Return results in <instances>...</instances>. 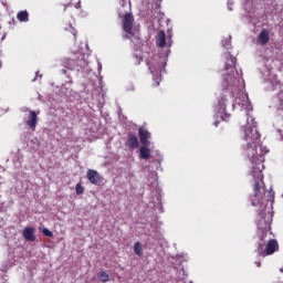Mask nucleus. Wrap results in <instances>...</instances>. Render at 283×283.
I'll list each match as a JSON object with an SVG mask.
<instances>
[{"mask_svg": "<svg viewBox=\"0 0 283 283\" xmlns=\"http://www.w3.org/2000/svg\"><path fill=\"white\" fill-rule=\"evenodd\" d=\"M244 140L247 143L243 151L248 158H250L251 163H255L258 158H262L265 154H269V149L262 146L260 132H258V126L255 125V120L252 119V126H248L244 128Z\"/></svg>", "mask_w": 283, "mask_h": 283, "instance_id": "f257e3e1", "label": "nucleus"}, {"mask_svg": "<svg viewBox=\"0 0 283 283\" xmlns=\"http://www.w3.org/2000/svg\"><path fill=\"white\" fill-rule=\"evenodd\" d=\"M252 176L254 178V184L252 185L254 195L251 197V202L253 207H266V202H271L273 200V190H266V186L264 185V175L260 168L254 167Z\"/></svg>", "mask_w": 283, "mask_h": 283, "instance_id": "f03ea898", "label": "nucleus"}, {"mask_svg": "<svg viewBox=\"0 0 283 283\" xmlns=\"http://www.w3.org/2000/svg\"><path fill=\"white\" fill-rule=\"evenodd\" d=\"M235 67V59H231V64H226V70L228 73L223 81L226 83V88L222 91V93L219 96V107L222 112L227 109V104L229 103V99L231 98V90H233V85H235V75H233V69Z\"/></svg>", "mask_w": 283, "mask_h": 283, "instance_id": "7ed1b4c3", "label": "nucleus"}, {"mask_svg": "<svg viewBox=\"0 0 283 283\" xmlns=\"http://www.w3.org/2000/svg\"><path fill=\"white\" fill-rule=\"evenodd\" d=\"M277 249H280L277 241L275 239H271L266 245H264V243H259L258 253L261 258H266V255H273Z\"/></svg>", "mask_w": 283, "mask_h": 283, "instance_id": "20e7f679", "label": "nucleus"}, {"mask_svg": "<svg viewBox=\"0 0 283 283\" xmlns=\"http://www.w3.org/2000/svg\"><path fill=\"white\" fill-rule=\"evenodd\" d=\"M122 25L124 32H126L123 39H132V36H134V15L132 13L124 14Z\"/></svg>", "mask_w": 283, "mask_h": 283, "instance_id": "39448f33", "label": "nucleus"}, {"mask_svg": "<svg viewBox=\"0 0 283 283\" xmlns=\"http://www.w3.org/2000/svg\"><path fill=\"white\" fill-rule=\"evenodd\" d=\"M86 178L91 185H95L96 187H101V185H103V176L94 169L87 170Z\"/></svg>", "mask_w": 283, "mask_h": 283, "instance_id": "423d86ee", "label": "nucleus"}, {"mask_svg": "<svg viewBox=\"0 0 283 283\" xmlns=\"http://www.w3.org/2000/svg\"><path fill=\"white\" fill-rule=\"evenodd\" d=\"M39 123V115L34 111H29V116L27 118V126L30 127L32 132H36V124Z\"/></svg>", "mask_w": 283, "mask_h": 283, "instance_id": "0eeeda50", "label": "nucleus"}, {"mask_svg": "<svg viewBox=\"0 0 283 283\" xmlns=\"http://www.w3.org/2000/svg\"><path fill=\"white\" fill-rule=\"evenodd\" d=\"M138 136L139 140L144 146L149 145V138H151V133L147 132L145 127H139L138 128Z\"/></svg>", "mask_w": 283, "mask_h": 283, "instance_id": "6e6552de", "label": "nucleus"}, {"mask_svg": "<svg viewBox=\"0 0 283 283\" xmlns=\"http://www.w3.org/2000/svg\"><path fill=\"white\" fill-rule=\"evenodd\" d=\"M125 145L128 149H138V136L133 133H128Z\"/></svg>", "mask_w": 283, "mask_h": 283, "instance_id": "1a4fd4ad", "label": "nucleus"}, {"mask_svg": "<svg viewBox=\"0 0 283 283\" xmlns=\"http://www.w3.org/2000/svg\"><path fill=\"white\" fill-rule=\"evenodd\" d=\"M269 41H271V33L269 32V30L263 29L258 35V43L260 45H266Z\"/></svg>", "mask_w": 283, "mask_h": 283, "instance_id": "9d476101", "label": "nucleus"}, {"mask_svg": "<svg viewBox=\"0 0 283 283\" xmlns=\"http://www.w3.org/2000/svg\"><path fill=\"white\" fill-rule=\"evenodd\" d=\"M34 228L30 227V228H24L22 231V235L24 238V240H28L29 242H34L36 240V235H34Z\"/></svg>", "mask_w": 283, "mask_h": 283, "instance_id": "9b49d317", "label": "nucleus"}, {"mask_svg": "<svg viewBox=\"0 0 283 283\" xmlns=\"http://www.w3.org/2000/svg\"><path fill=\"white\" fill-rule=\"evenodd\" d=\"M258 228L260 231H263V233H266L271 229V220H266V218H261L258 222Z\"/></svg>", "mask_w": 283, "mask_h": 283, "instance_id": "f8f14e48", "label": "nucleus"}, {"mask_svg": "<svg viewBox=\"0 0 283 283\" xmlns=\"http://www.w3.org/2000/svg\"><path fill=\"white\" fill-rule=\"evenodd\" d=\"M157 45L158 48H165L167 45V36L163 30L157 33Z\"/></svg>", "mask_w": 283, "mask_h": 283, "instance_id": "ddd939ff", "label": "nucleus"}, {"mask_svg": "<svg viewBox=\"0 0 283 283\" xmlns=\"http://www.w3.org/2000/svg\"><path fill=\"white\" fill-rule=\"evenodd\" d=\"M139 156L143 160H149L151 158V150L147 146H143L139 149Z\"/></svg>", "mask_w": 283, "mask_h": 283, "instance_id": "4468645a", "label": "nucleus"}, {"mask_svg": "<svg viewBox=\"0 0 283 283\" xmlns=\"http://www.w3.org/2000/svg\"><path fill=\"white\" fill-rule=\"evenodd\" d=\"M17 19H18V21H20V22H28V21H30V13H28V11H20V12H18V14H17Z\"/></svg>", "mask_w": 283, "mask_h": 283, "instance_id": "2eb2a0df", "label": "nucleus"}, {"mask_svg": "<svg viewBox=\"0 0 283 283\" xmlns=\"http://www.w3.org/2000/svg\"><path fill=\"white\" fill-rule=\"evenodd\" d=\"M134 252L140 258L143 255V243H140L139 241L135 242Z\"/></svg>", "mask_w": 283, "mask_h": 283, "instance_id": "dca6fc26", "label": "nucleus"}, {"mask_svg": "<svg viewBox=\"0 0 283 283\" xmlns=\"http://www.w3.org/2000/svg\"><path fill=\"white\" fill-rule=\"evenodd\" d=\"M97 277L99 279V282L106 283L109 282V274L105 271H102L97 274Z\"/></svg>", "mask_w": 283, "mask_h": 283, "instance_id": "f3484780", "label": "nucleus"}, {"mask_svg": "<svg viewBox=\"0 0 283 283\" xmlns=\"http://www.w3.org/2000/svg\"><path fill=\"white\" fill-rule=\"evenodd\" d=\"M276 103H279V109H283V91L277 93Z\"/></svg>", "mask_w": 283, "mask_h": 283, "instance_id": "a211bd4d", "label": "nucleus"}, {"mask_svg": "<svg viewBox=\"0 0 283 283\" xmlns=\"http://www.w3.org/2000/svg\"><path fill=\"white\" fill-rule=\"evenodd\" d=\"M75 192L77 193V196H83V193H85V188H83V185H81V182L76 184Z\"/></svg>", "mask_w": 283, "mask_h": 283, "instance_id": "6ab92c4d", "label": "nucleus"}, {"mask_svg": "<svg viewBox=\"0 0 283 283\" xmlns=\"http://www.w3.org/2000/svg\"><path fill=\"white\" fill-rule=\"evenodd\" d=\"M42 233H43V235H46V238H54V233L52 231H50V229H48V228H44L42 230Z\"/></svg>", "mask_w": 283, "mask_h": 283, "instance_id": "aec40b11", "label": "nucleus"}, {"mask_svg": "<svg viewBox=\"0 0 283 283\" xmlns=\"http://www.w3.org/2000/svg\"><path fill=\"white\" fill-rule=\"evenodd\" d=\"M147 66L150 70V74H156V66H154L150 62H147Z\"/></svg>", "mask_w": 283, "mask_h": 283, "instance_id": "412c9836", "label": "nucleus"}, {"mask_svg": "<svg viewBox=\"0 0 283 283\" xmlns=\"http://www.w3.org/2000/svg\"><path fill=\"white\" fill-rule=\"evenodd\" d=\"M256 266L260 269V266H262V262L261 261H258L255 262Z\"/></svg>", "mask_w": 283, "mask_h": 283, "instance_id": "4be33fe9", "label": "nucleus"}, {"mask_svg": "<svg viewBox=\"0 0 283 283\" xmlns=\"http://www.w3.org/2000/svg\"><path fill=\"white\" fill-rule=\"evenodd\" d=\"M220 125V122H214V127H218Z\"/></svg>", "mask_w": 283, "mask_h": 283, "instance_id": "5701e85b", "label": "nucleus"}, {"mask_svg": "<svg viewBox=\"0 0 283 283\" xmlns=\"http://www.w3.org/2000/svg\"><path fill=\"white\" fill-rule=\"evenodd\" d=\"M74 39L76 40V33L73 34Z\"/></svg>", "mask_w": 283, "mask_h": 283, "instance_id": "b1692460", "label": "nucleus"}, {"mask_svg": "<svg viewBox=\"0 0 283 283\" xmlns=\"http://www.w3.org/2000/svg\"><path fill=\"white\" fill-rule=\"evenodd\" d=\"M281 273H283V268L280 269Z\"/></svg>", "mask_w": 283, "mask_h": 283, "instance_id": "393cba45", "label": "nucleus"}, {"mask_svg": "<svg viewBox=\"0 0 283 283\" xmlns=\"http://www.w3.org/2000/svg\"><path fill=\"white\" fill-rule=\"evenodd\" d=\"M261 240H264V235L261 237Z\"/></svg>", "mask_w": 283, "mask_h": 283, "instance_id": "a878e982", "label": "nucleus"}]
</instances>
